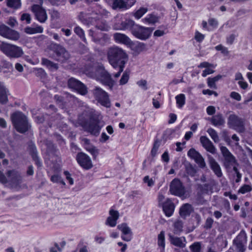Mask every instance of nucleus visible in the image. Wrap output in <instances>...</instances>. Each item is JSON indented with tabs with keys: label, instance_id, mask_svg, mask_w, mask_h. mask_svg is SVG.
Instances as JSON below:
<instances>
[{
	"label": "nucleus",
	"instance_id": "obj_1",
	"mask_svg": "<svg viewBox=\"0 0 252 252\" xmlns=\"http://www.w3.org/2000/svg\"><path fill=\"white\" fill-rule=\"evenodd\" d=\"M107 58L109 63L115 68L121 65V68L125 67L127 61L126 53L121 48L113 46L108 49Z\"/></svg>",
	"mask_w": 252,
	"mask_h": 252
},
{
	"label": "nucleus",
	"instance_id": "obj_2",
	"mask_svg": "<svg viewBox=\"0 0 252 252\" xmlns=\"http://www.w3.org/2000/svg\"><path fill=\"white\" fill-rule=\"evenodd\" d=\"M12 124L15 129L19 132L24 133L29 128L26 116L21 112H16L11 116Z\"/></svg>",
	"mask_w": 252,
	"mask_h": 252
},
{
	"label": "nucleus",
	"instance_id": "obj_3",
	"mask_svg": "<svg viewBox=\"0 0 252 252\" xmlns=\"http://www.w3.org/2000/svg\"><path fill=\"white\" fill-rule=\"evenodd\" d=\"M0 49L2 52L10 58H18L21 57L24 54L21 47L3 42L0 43Z\"/></svg>",
	"mask_w": 252,
	"mask_h": 252
},
{
	"label": "nucleus",
	"instance_id": "obj_4",
	"mask_svg": "<svg viewBox=\"0 0 252 252\" xmlns=\"http://www.w3.org/2000/svg\"><path fill=\"white\" fill-rule=\"evenodd\" d=\"M6 174L8 180L3 173L0 171V182L2 184H5L9 182L13 185H17L21 182V176L18 171L15 170H9Z\"/></svg>",
	"mask_w": 252,
	"mask_h": 252
},
{
	"label": "nucleus",
	"instance_id": "obj_5",
	"mask_svg": "<svg viewBox=\"0 0 252 252\" xmlns=\"http://www.w3.org/2000/svg\"><path fill=\"white\" fill-rule=\"evenodd\" d=\"M93 94L95 99L106 107H110V101L107 93L98 87H95Z\"/></svg>",
	"mask_w": 252,
	"mask_h": 252
},
{
	"label": "nucleus",
	"instance_id": "obj_6",
	"mask_svg": "<svg viewBox=\"0 0 252 252\" xmlns=\"http://www.w3.org/2000/svg\"><path fill=\"white\" fill-rule=\"evenodd\" d=\"M220 150L224 158L223 166L225 168H230L232 166L237 163L235 157L230 153L226 147L221 146Z\"/></svg>",
	"mask_w": 252,
	"mask_h": 252
},
{
	"label": "nucleus",
	"instance_id": "obj_7",
	"mask_svg": "<svg viewBox=\"0 0 252 252\" xmlns=\"http://www.w3.org/2000/svg\"><path fill=\"white\" fill-rule=\"evenodd\" d=\"M96 75L100 82L112 89L114 85L110 74L103 67L98 68L96 71Z\"/></svg>",
	"mask_w": 252,
	"mask_h": 252
},
{
	"label": "nucleus",
	"instance_id": "obj_8",
	"mask_svg": "<svg viewBox=\"0 0 252 252\" xmlns=\"http://www.w3.org/2000/svg\"><path fill=\"white\" fill-rule=\"evenodd\" d=\"M228 124L232 127L239 132H243L245 130L244 120L239 118L237 116L231 114L228 119Z\"/></svg>",
	"mask_w": 252,
	"mask_h": 252
},
{
	"label": "nucleus",
	"instance_id": "obj_9",
	"mask_svg": "<svg viewBox=\"0 0 252 252\" xmlns=\"http://www.w3.org/2000/svg\"><path fill=\"white\" fill-rule=\"evenodd\" d=\"M169 191L172 194L181 196L185 194V189L181 181L178 179L175 178L170 183Z\"/></svg>",
	"mask_w": 252,
	"mask_h": 252
},
{
	"label": "nucleus",
	"instance_id": "obj_10",
	"mask_svg": "<svg viewBox=\"0 0 252 252\" xmlns=\"http://www.w3.org/2000/svg\"><path fill=\"white\" fill-rule=\"evenodd\" d=\"M153 30L154 29L152 28H146L139 26L132 31V33L137 38L146 40L151 36Z\"/></svg>",
	"mask_w": 252,
	"mask_h": 252
},
{
	"label": "nucleus",
	"instance_id": "obj_11",
	"mask_svg": "<svg viewBox=\"0 0 252 252\" xmlns=\"http://www.w3.org/2000/svg\"><path fill=\"white\" fill-rule=\"evenodd\" d=\"M0 35L7 39L17 40L20 38L19 33L4 25L0 26Z\"/></svg>",
	"mask_w": 252,
	"mask_h": 252
},
{
	"label": "nucleus",
	"instance_id": "obj_12",
	"mask_svg": "<svg viewBox=\"0 0 252 252\" xmlns=\"http://www.w3.org/2000/svg\"><path fill=\"white\" fill-rule=\"evenodd\" d=\"M67 84L69 88L75 90L81 95H85L88 93L87 88L85 85L74 78H70Z\"/></svg>",
	"mask_w": 252,
	"mask_h": 252
},
{
	"label": "nucleus",
	"instance_id": "obj_13",
	"mask_svg": "<svg viewBox=\"0 0 252 252\" xmlns=\"http://www.w3.org/2000/svg\"><path fill=\"white\" fill-rule=\"evenodd\" d=\"M76 160L79 164L85 169H91L93 163L91 158L84 153H79L76 156Z\"/></svg>",
	"mask_w": 252,
	"mask_h": 252
},
{
	"label": "nucleus",
	"instance_id": "obj_14",
	"mask_svg": "<svg viewBox=\"0 0 252 252\" xmlns=\"http://www.w3.org/2000/svg\"><path fill=\"white\" fill-rule=\"evenodd\" d=\"M32 10L34 13L36 19L40 23H44L48 16L46 10L38 4H34L32 7Z\"/></svg>",
	"mask_w": 252,
	"mask_h": 252
},
{
	"label": "nucleus",
	"instance_id": "obj_15",
	"mask_svg": "<svg viewBox=\"0 0 252 252\" xmlns=\"http://www.w3.org/2000/svg\"><path fill=\"white\" fill-rule=\"evenodd\" d=\"M53 48L54 51L57 56L56 60L61 62H64L69 59V53L62 46L56 44L54 46Z\"/></svg>",
	"mask_w": 252,
	"mask_h": 252
},
{
	"label": "nucleus",
	"instance_id": "obj_16",
	"mask_svg": "<svg viewBox=\"0 0 252 252\" xmlns=\"http://www.w3.org/2000/svg\"><path fill=\"white\" fill-rule=\"evenodd\" d=\"M207 157L208 163L211 170L213 171L217 177H221L222 176V173L220 164L211 155H207Z\"/></svg>",
	"mask_w": 252,
	"mask_h": 252
},
{
	"label": "nucleus",
	"instance_id": "obj_17",
	"mask_svg": "<svg viewBox=\"0 0 252 252\" xmlns=\"http://www.w3.org/2000/svg\"><path fill=\"white\" fill-rule=\"evenodd\" d=\"M118 229L121 230L123 233L122 239L125 241H130L132 239V232L131 229L126 223H123L117 226Z\"/></svg>",
	"mask_w": 252,
	"mask_h": 252
},
{
	"label": "nucleus",
	"instance_id": "obj_18",
	"mask_svg": "<svg viewBox=\"0 0 252 252\" xmlns=\"http://www.w3.org/2000/svg\"><path fill=\"white\" fill-rule=\"evenodd\" d=\"M109 216L107 218L105 224L110 227H114L117 224V221L119 219L120 215L118 211L111 209L109 211Z\"/></svg>",
	"mask_w": 252,
	"mask_h": 252
},
{
	"label": "nucleus",
	"instance_id": "obj_19",
	"mask_svg": "<svg viewBox=\"0 0 252 252\" xmlns=\"http://www.w3.org/2000/svg\"><path fill=\"white\" fill-rule=\"evenodd\" d=\"M200 141L207 151L213 154L216 153V148L208 138L205 136H202L200 138Z\"/></svg>",
	"mask_w": 252,
	"mask_h": 252
},
{
	"label": "nucleus",
	"instance_id": "obj_20",
	"mask_svg": "<svg viewBox=\"0 0 252 252\" xmlns=\"http://www.w3.org/2000/svg\"><path fill=\"white\" fill-rule=\"evenodd\" d=\"M162 206L163 211L165 215L168 217H171L175 209L174 204L172 201L169 199H167L164 202Z\"/></svg>",
	"mask_w": 252,
	"mask_h": 252
},
{
	"label": "nucleus",
	"instance_id": "obj_21",
	"mask_svg": "<svg viewBox=\"0 0 252 252\" xmlns=\"http://www.w3.org/2000/svg\"><path fill=\"white\" fill-rule=\"evenodd\" d=\"M170 243L178 247L183 248L186 246V240L185 237H178L172 235L169 236Z\"/></svg>",
	"mask_w": 252,
	"mask_h": 252
},
{
	"label": "nucleus",
	"instance_id": "obj_22",
	"mask_svg": "<svg viewBox=\"0 0 252 252\" xmlns=\"http://www.w3.org/2000/svg\"><path fill=\"white\" fill-rule=\"evenodd\" d=\"M100 128L101 127L98 125V122L94 121L89 124L87 131L92 134L96 136L99 134Z\"/></svg>",
	"mask_w": 252,
	"mask_h": 252
},
{
	"label": "nucleus",
	"instance_id": "obj_23",
	"mask_svg": "<svg viewBox=\"0 0 252 252\" xmlns=\"http://www.w3.org/2000/svg\"><path fill=\"white\" fill-rule=\"evenodd\" d=\"M113 36L115 40L117 42L121 43L127 45L130 44L131 42L130 39L124 34L120 33H116L114 34Z\"/></svg>",
	"mask_w": 252,
	"mask_h": 252
},
{
	"label": "nucleus",
	"instance_id": "obj_24",
	"mask_svg": "<svg viewBox=\"0 0 252 252\" xmlns=\"http://www.w3.org/2000/svg\"><path fill=\"white\" fill-rule=\"evenodd\" d=\"M210 121L213 125L217 126H222L225 123V120L221 114H217L213 116Z\"/></svg>",
	"mask_w": 252,
	"mask_h": 252
},
{
	"label": "nucleus",
	"instance_id": "obj_25",
	"mask_svg": "<svg viewBox=\"0 0 252 252\" xmlns=\"http://www.w3.org/2000/svg\"><path fill=\"white\" fill-rule=\"evenodd\" d=\"M213 189V184L212 183L199 185L198 186V189L202 194H208L210 192H212Z\"/></svg>",
	"mask_w": 252,
	"mask_h": 252
},
{
	"label": "nucleus",
	"instance_id": "obj_26",
	"mask_svg": "<svg viewBox=\"0 0 252 252\" xmlns=\"http://www.w3.org/2000/svg\"><path fill=\"white\" fill-rule=\"evenodd\" d=\"M192 211L191 206L189 204L183 205L180 209V214L182 217L185 218L190 215Z\"/></svg>",
	"mask_w": 252,
	"mask_h": 252
},
{
	"label": "nucleus",
	"instance_id": "obj_27",
	"mask_svg": "<svg viewBox=\"0 0 252 252\" xmlns=\"http://www.w3.org/2000/svg\"><path fill=\"white\" fill-rule=\"evenodd\" d=\"M108 3L112 4L114 8H127L126 3L124 0H105Z\"/></svg>",
	"mask_w": 252,
	"mask_h": 252
},
{
	"label": "nucleus",
	"instance_id": "obj_28",
	"mask_svg": "<svg viewBox=\"0 0 252 252\" xmlns=\"http://www.w3.org/2000/svg\"><path fill=\"white\" fill-rule=\"evenodd\" d=\"M42 65L46 66L50 70H57L58 69V64L53 63L46 58H42L41 60Z\"/></svg>",
	"mask_w": 252,
	"mask_h": 252
},
{
	"label": "nucleus",
	"instance_id": "obj_29",
	"mask_svg": "<svg viewBox=\"0 0 252 252\" xmlns=\"http://www.w3.org/2000/svg\"><path fill=\"white\" fill-rule=\"evenodd\" d=\"M7 100L6 89L3 84L0 83V103H5Z\"/></svg>",
	"mask_w": 252,
	"mask_h": 252
},
{
	"label": "nucleus",
	"instance_id": "obj_30",
	"mask_svg": "<svg viewBox=\"0 0 252 252\" xmlns=\"http://www.w3.org/2000/svg\"><path fill=\"white\" fill-rule=\"evenodd\" d=\"M144 23L149 24H154L158 21V17L153 14L148 15L145 18L142 20Z\"/></svg>",
	"mask_w": 252,
	"mask_h": 252
},
{
	"label": "nucleus",
	"instance_id": "obj_31",
	"mask_svg": "<svg viewBox=\"0 0 252 252\" xmlns=\"http://www.w3.org/2000/svg\"><path fill=\"white\" fill-rule=\"evenodd\" d=\"M25 32L28 34H35L42 33L43 31L41 26H38L35 28L27 27L24 29Z\"/></svg>",
	"mask_w": 252,
	"mask_h": 252
},
{
	"label": "nucleus",
	"instance_id": "obj_32",
	"mask_svg": "<svg viewBox=\"0 0 252 252\" xmlns=\"http://www.w3.org/2000/svg\"><path fill=\"white\" fill-rule=\"evenodd\" d=\"M8 7L15 9H19L21 6V0H5Z\"/></svg>",
	"mask_w": 252,
	"mask_h": 252
},
{
	"label": "nucleus",
	"instance_id": "obj_33",
	"mask_svg": "<svg viewBox=\"0 0 252 252\" xmlns=\"http://www.w3.org/2000/svg\"><path fill=\"white\" fill-rule=\"evenodd\" d=\"M79 18L83 24L87 25L92 24L94 21L92 17H91L83 13H81L79 15Z\"/></svg>",
	"mask_w": 252,
	"mask_h": 252
},
{
	"label": "nucleus",
	"instance_id": "obj_34",
	"mask_svg": "<svg viewBox=\"0 0 252 252\" xmlns=\"http://www.w3.org/2000/svg\"><path fill=\"white\" fill-rule=\"evenodd\" d=\"M134 25V22L131 20L126 19L121 23V30L130 29Z\"/></svg>",
	"mask_w": 252,
	"mask_h": 252
},
{
	"label": "nucleus",
	"instance_id": "obj_35",
	"mask_svg": "<svg viewBox=\"0 0 252 252\" xmlns=\"http://www.w3.org/2000/svg\"><path fill=\"white\" fill-rule=\"evenodd\" d=\"M247 241L246 234L244 231H241L234 240V243L245 244Z\"/></svg>",
	"mask_w": 252,
	"mask_h": 252
},
{
	"label": "nucleus",
	"instance_id": "obj_36",
	"mask_svg": "<svg viewBox=\"0 0 252 252\" xmlns=\"http://www.w3.org/2000/svg\"><path fill=\"white\" fill-rule=\"evenodd\" d=\"M183 222L181 220H177L174 223V233L179 234L183 231Z\"/></svg>",
	"mask_w": 252,
	"mask_h": 252
},
{
	"label": "nucleus",
	"instance_id": "obj_37",
	"mask_svg": "<svg viewBox=\"0 0 252 252\" xmlns=\"http://www.w3.org/2000/svg\"><path fill=\"white\" fill-rule=\"evenodd\" d=\"M148 10V8L141 7L133 13V16L137 19L141 18Z\"/></svg>",
	"mask_w": 252,
	"mask_h": 252
},
{
	"label": "nucleus",
	"instance_id": "obj_38",
	"mask_svg": "<svg viewBox=\"0 0 252 252\" xmlns=\"http://www.w3.org/2000/svg\"><path fill=\"white\" fill-rule=\"evenodd\" d=\"M176 103L179 108H182L185 104L186 97L184 94H181L175 97Z\"/></svg>",
	"mask_w": 252,
	"mask_h": 252
},
{
	"label": "nucleus",
	"instance_id": "obj_39",
	"mask_svg": "<svg viewBox=\"0 0 252 252\" xmlns=\"http://www.w3.org/2000/svg\"><path fill=\"white\" fill-rule=\"evenodd\" d=\"M207 132L211 136V138L215 143L219 141V137L216 131L212 128H209L207 130Z\"/></svg>",
	"mask_w": 252,
	"mask_h": 252
},
{
	"label": "nucleus",
	"instance_id": "obj_40",
	"mask_svg": "<svg viewBox=\"0 0 252 252\" xmlns=\"http://www.w3.org/2000/svg\"><path fill=\"white\" fill-rule=\"evenodd\" d=\"M85 149L92 155L94 158H96L98 154V150L95 147L91 145H87L85 146Z\"/></svg>",
	"mask_w": 252,
	"mask_h": 252
},
{
	"label": "nucleus",
	"instance_id": "obj_41",
	"mask_svg": "<svg viewBox=\"0 0 252 252\" xmlns=\"http://www.w3.org/2000/svg\"><path fill=\"white\" fill-rule=\"evenodd\" d=\"M158 246L161 247L162 250L165 247V236L164 231H162L158 235Z\"/></svg>",
	"mask_w": 252,
	"mask_h": 252
},
{
	"label": "nucleus",
	"instance_id": "obj_42",
	"mask_svg": "<svg viewBox=\"0 0 252 252\" xmlns=\"http://www.w3.org/2000/svg\"><path fill=\"white\" fill-rule=\"evenodd\" d=\"M74 31L75 33L76 34H77L82 39L83 41H84L85 42H86V39L85 36L84 31L82 29H81L79 26H77L74 28Z\"/></svg>",
	"mask_w": 252,
	"mask_h": 252
},
{
	"label": "nucleus",
	"instance_id": "obj_43",
	"mask_svg": "<svg viewBox=\"0 0 252 252\" xmlns=\"http://www.w3.org/2000/svg\"><path fill=\"white\" fill-rule=\"evenodd\" d=\"M129 78V74L127 71H125L120 80V84L123 85L126 84L128 81Z\"/></svg>",
	"mask_w": 252,
	"mask_h": 252
},
{
	"label": "nucleus",
	"instance_id": "obj_44",
	"mask_svg": "<svg viewBox=\"0 0 252 252\" xmlns=\"http://www.w3.org/2000/svg\"><path fill=\"white\" fill-rule=\"evenodd\" d=\"M96 28L101 31H107L110 29V27L105 22H101L97 24Z\"/></svg>",
	"mask_w": 252,
	"mask_h": 252
},
{
	"label": "nucleus",
	"instance_id": "obj_45",
	"mask_svg": "<svg viewBox=\"0 0 252 252\" xmlns=\"http://www.w3.org/2000/svg\"><path fill=\"white\" fill-rule=\"evenodd\" d=\"M189 248L191 252H200L201 244L199 242H195L190 246Z\"/></svg>",
	"mask_w": 252,
	"mask_h": 252
},
{
	"label": "nucleus",
	"instance_id": "obj_46",
	"mask_svg": "<svg viewBox=\"0 0 252 252\" xmlns=\"http://www.w3.org/2000/svg\"><path fill=\"white\" fill-rule=\"evenodd\" d=\"M252 190V187L249 185H244L238 190V193L244 194L251 191Z\"/></svg>",
	"mask_w": 252,
	"mask_h": 252
},
{
	"label": "nucleus",
	"instance_id": "obj_47",
	"mask_svg": "<svg viewBox=\"0 0 252 252\" xmlns=\"http://www.w3.org/2000/svg\"><path fill=\"white\" fill-rule=\"evenodd\" d=\"M159 145L160 144L158 141H155L153 147L151 152V155L153 157H155L157 155Z\"/></svg>",
	"mask_w": 252,
	"mask_h": 252
},
{
	"label": "nucleus",
	"instance_id": "obj_48",
	"mask_svg": "<svg viewBox=\"0 0 252 252\" xmlns=\"http://www.w3.org/2000/svg\"><path fill=\"white\" fill-rule=\"evenodd\" d=\"M186 169L187 173L192 176H194L196 172L195 169L190 164L186 166Z\"/></svg>",
	"mask_w": 252,
	"mask_h": 252
},
{
	"label": "nucleus",
	"instance_id": "obj_49",
	"mask_svg": "<svg viewBox=\"0 0 252 252\" xmlns=\"http://www.w3.org/2000/svg\"><path fill=\"white\" fill-rule=\"evenodd\" d=\"M200 154L198 152L196 151L194 149H190L188 152V155L191 158L194 159Z\"/></svg>",
	"mask_w": 252,
	"mask_h": 252
},
{
	"label": "nucleus",
	"instance_id": "obj_50",
	"mask_svg": "<svg viewBox=\"0 0 252 252\" xmlns=\"http://www.w3.org/2000/svg\"><path fill=\"white\" fill-rule=\"evenodd\" d=\"M215 49L217 51H220L221 53L225 55H227L229 53L227 48L223 46L221 44L216 46Z\"/></svg>",
	"mask_w": 252,
	"mask_h": 252
},
{
	"label": "nucleus",
	"instance_id": "obj_51",
	"mask_svg": "<svg viewBox=\"0 0 252 252\" xmlns=\"http://www.w3.org/2000/svg\"><path fill=\"white\" fill-rule=\"evenodd\" d=\"M137 84L143 90L146 91L148 89L147 82L145 80H140L137 82Z\"/></svg>",
	"mask_w": 252,
	"mask_h": 252
},
{
	"label": "nucleus",
	"instance_id": "obj_52",
	"mask_svg": "<svg viewBox=\"0 0 252 252\" xmlns=\"http://www.w3.org/2000/svg\"><path fill=\"white\" fill-rule=\"evenodd\" d=\"M205 35L198 31L195 32L194 39L198 42H202L204 39Z\"/></svg>",
	"mask_w": 252,
	"mask_h": 252
},
{
	"label": "nucleus",
	"instance_id": "obj_53",
	"mask_svg": "<svg viewBox=\"0 0 252 252\" xmlns=\"http://www.w3.org/2000/svg\"><path fill=\"white\" fill-rule=\"evenodd\" d=\"M143 181L150 187L153 186L155 183V181L152 178L150 179L149 176H145L143 179Z\"/></svg>",
	"mask_w": 252,
	"mask_h": 252
},
{
	"label": "nucleus",
	"instance_id": "obj_54",
	"mask_svg": "<svg viewBox=\"0 0 252 252\" xmlns=\"http://www.w3.org/2000/svg\"><path fill=\"white\" fill-rule=\"evenodd\" d=\"M237 252H245L246 250V247L245 244L242 243H234Z\"/></svg>",
	"mask_w": 252,
	"mask_h": 252
},
{
	"label": "nucleus",
	"instance_id": "obj_55",
	"mask_svg": "<svg viewBox=\"0 0 252 252\" xmlns=\"http://www.w3.org/2000/svg\"><path fill=\"white\" fill-rule=\"evenodd\" d=\"M195 162L201 168H204L206 167V164L203 157H201L200 158H199V159L196 160Z\"/></svg>",
	"mask_w": 252,
	"mask_h": 252
},
{
	"label": "nucleus",
	"instance_id": "obj_56",
	"mask_svg": "<svg viewBox=\"0 0 252 252\" xmlns=\"http://www.w3.org/2000/svg\"><path fill=\"white\" fill-rule=\"evenodd\" d=\"M22 21L26 20L27 24H30L31 21V17L30 14L24 13L22 15L21 17Z\"/></svg>",
	"mask_w": 252,
	"mask_h": 252
},
{
	"label": "nucleus",
	"instance_id": "obj_57",
	"mask_svg": "<svg viewBox=\"0 0 252 252\" xmlns=\"http://www.w3.org/2000/svg\"><path fill=\"white\" fill-rule=\"evenodd\" d=\"M135 47L138 52H142V51L146 50V45L143 43L139 42L136 44Z\"/></svg>",
	"mask_w": 252,
	"mask_h": 252
},
{
	"label": "nucleus",
	"instance_id": "obj_58",
	"mask_svg": "<svg viewBox=\"0 0 252 252\" xmlns=\"http://www.w3.org/2000/svg\"><path fill=\"white\" fill-rule=\"evenodd\" d=\"M216 65L213 64H211L210 63H209L208 62H203V63H201L199 65H198V67H200V68H208V67H212V68H214L215 67Z\"/></svg>",
	"mask_w": 252,
	"mask_h": 252
},
{
	"label": "nucleus",
	"instance_id": "obj_59",
	"mask_svg": "<svg viewBox=\"0 0 252 252\" xmlns=\"http://www.w3.org/2000/svg\"><path fill=\"white\" fill-rule=\"evenodd\" d=\"M208 23L209 25L212 27L213 28H217L218 25L217 20L214 18L209 19L208 20Z\"/></svg>",
	"mask_w": 252,
	"mask_h": 252
},
{
	"label": "nucleus",
	"instance_id": "obj_60",
	"mask_svg": "<svg viewBox=\"0 0 252 252\" xmlns=\"http://www.w3.org/2000/svg\"><path fill=\"white\" fill-rule=\"evenodd\" d=\"M230 97L237 101H240L241 99V96L240 94L235 92H231L230 94Z\"/></svg>",
	"mask_w": 252,
	"mask_h": 252
},
{
	"label": "nucleus",
	"instance_id": "obj_61",
	"mask_svg": "<svg viewBox=\"0 0 252 252\" xmlns=\"http://www.w3.org/2000/svg\"><path fill=\"white\" fill-rule=\"evenodd\" d=\"M213 221H214L213 220L212 218H207L206 220V222H205V227L206 228H211L213 223Z\"/></svg>",
	"mask_w": 252,
	"mask_h": 252
},
{
	"label": "nucleus",
	"instance_id": "obj_62",
	"mask_svg": "<svg viewBox=\"0 0 252 252\" xmlns=\"http://www.w3.org/2000/svg\"><path fill=\"white\" fill-rule=\"evenodd\" d=\"M206 111L209 115H212L216 112L215 107L213 106H209L207 108Z\"/></svg>",
	"mask_w": 252,
	"mask_h": 252
},
{
	"label": "nucleus",
	"instance_id": "obj_63",
	"mask_svg": "<svg viewBox=\"0 0 252 252\" xmlns=\"http://www.w3.org/2000/svg\"><path fill=\"white\" fill-rule=\"evenodd\" d=\"M214 72V70L210 68V67H208L203 70L202 75L203 77H206L207 75L212 74Z\"/></svg>",
	"mask_w": 252,
	"mask_h": 252
},
{
	"label": "nucleus",
	"instance_id": "obj_64",
	"mask_svg": "<svg viewBox=\"0 0 252 252\" xmlns=\"http://www.w3.org/2000/svg\"><path fill=\"white\" fill-rule=\"evenodd\" d=\"M7 24L11 27H14L17 24V21L13 17H10L7 22Z\"/></svg>",
	"mask_w": 252,
	"mask_h": 252
}]
</instances>
